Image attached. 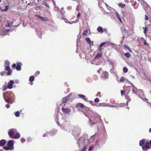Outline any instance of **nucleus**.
Returning <instances> with one entry per match:
<instances>
[{
	"label": "nucleus",
	"instance_id": "52",
	"mask_svg": "<svg viewBox=\"0 0 151 151\" xmlns=\"http://www.w3.org/2000/svg\"><path fill=\"white\" fill-rule=\"evenodd\" d=\"M65 22L66 23H67L68 22L69 23H70V24L72 23H70V22H68V21L67 19H66V20H65Z\"/></svg>",
	"mask_w": 151,
	"mask_h": 151
},
{
	"label": "nucleus",
	"instance_id": "51",
	"mask_svg": "<svg viewBox=\"0 0 151 151\" xmlns=\"http://www.w3.org/2000/svg\"><path fill=\"white\" fill-rule=\"evenodd\" d=\"M80 14L79 12H78L77 14V17H80Z\"/></svg>",
	"mask_w": 151,
	"mask_h": 151
},
{
	"label": "nucleus",
	"instance_id": "24",
	"mask_svg": "<svg viewBox=\"0 0 151 151\" xmlns=\"http://www.w3.org/2000/svg\"><path fill=\"white\" fill-rule=\"evenodd\" d=\"M115 15H116V17H117V18L119 20L120 22H122V20H121L120 17L119 13H118V12H117L116 11L115 12Z\"/></svg>",
	"mask_w": 151,
	"mask_h": 151
},
{
	"label": "nucleus",
	"instance_id": "11",
	"mask_svg": "<svg viewBox=\"0 0 151 151\" xmlns=\"http://www.w3.org/2000/svg\"><path fill=\"white\" fill-rule=\"evenodd\" d=\"M97 31L100 33L101 34L102 33L104 32H106L107 31L106 29H103L102 27L101 26L99 27L97 29Z\"/></svg>",
	"mask_w": 151,
	"mask_h": 151
},
{
	"label": "nucleus",
	"instance_id": "34",
	"mask_svg": "<svg viewBox=\"0 0 151 151\" xmlns=\"http://www.w3.org/2000/svg\"><path fill=\"white\" fill-rule=\"evenodd\" d=\"M19 115H20L19 113V111H17L15 113V116L17 117H19Z\"/></svg>",
	"mask_w": 151,
	"mask_h": 151
},
{
	"label": "nucleus",
	"instance_id": "31",
	"mask_svg": "<svg viewBox=\"0 0 151 151\" xmlns=\"http://www.w3.org/2000/svg\"><path fill=\"white\" fill-rule=\"evenodd\" d=\"M123 72L125 73H127L128 71V69L125 67L123 68Z\"/></svg>",
	"mask_w": 151,
	"mask_h": 151
},
{
	"label": "nucleus",
	"instance_id": "61",
	"mask_svg": "<svg viewBox=\"0 0 151 151\" xmlns=\"http://www.w3.org/2000/svg\"><path fill=\"white\" fill-rule=\"evenodd\" d=\"M145 99L146 100H147H147H148V99H146V98H145Z\"/></svg>",
	"mask_w": 151,
	"mask_h": 151
},
{
	"label": "nucleus",
	"instance_id": "41",
	"mask_svg": "<svg viewBox=\"0 0 151 151\" xmlns=\"http://www.w3.org/2000/svg\"><path fill=\"white\" fill-rule=\"evenodd\" d=\"M5 72L4 71H2L0 73V74L1 76H3L5 75Z\"/></svg>",
	"mask_w": 151,
	"mask_h": 151
},
{
	"label": "nucleus",
	"instance_id": "19",
	"mask_svg": "<svg viewBox=\"0 0 151 151\" xmlns=\"http://www.w3.org/2000/svg\"><path fill=\"white\" fill-rule=\"evenodd\" d=\"M78 96L81 97V98H82L85 101H86L88 100L87 98H86V96L82 94H79L78 95Z\"/></svg>",
	"mask_w": 151,
	"mask_h": 151
},
{
	"label": "nucleus",
	"instance_id": "30",
	"mask_svg": "<svg viewBox=\"0 0 151 151\" xmlns=\"http://www.w3.org/2000/svg\"><path fill=\"white\" fill-rule=\"evenodd\" d=\"M118 6L120 7H121L122 8H124L125 6V5L123 4L122 3H119L118 4Z\"/></svg>",
	"mask_w": 151,
	"mask_h": 151
},
{
	"label": "nucleus",
	"instance_id": "50",
	"mask_svg": "<svg viewBox=\"0 0 151 151\" xmlns=\"http://www.w3.org/2000/svg\"><path fill=\"white\" fill-rule=\"evenodd\" d=\"M6 27H10L11 26H10V24H9V23H8L7 24L6 26Z\"/></svg>",
	"mask_w": 151,
	"mask_h": 151
},
{
	"label": "nucleus",
	"instance_id": "28",
	"mask_svg": "<svg viewBox=\"0 0 151 151\" xmlns=\"http://www.w3.org/2000/svg\"><path fill=\"white\" fill-rule=\"evenodd\" d=\"M8 88L7 86H6V84H5V85H4L2 87V90L3 91H4L6 90Z\"/></svg>",
	"mask_w": 151,
	"mask_h": 151
},
{
	"label": "nucleus",
	"instance_id": "45",
	"mask_svg": "<svg viewBox=\"0 0 151 151\" xmlns=\"http://www.w3.org/2000/svg\"><path fill=\"white\" fill-rule=\"evenodd\" d=\"M6 107L8 109L10 107V105L9 104H7L6 105Z\"/></svg>",
	"mask_w": 151,
	"mask_h": 151
},
{
	"label": "nucleus",
	"instance_id": "18",
	"mask_svg": "<svg viewBox=\"0 0 151 151\" xmlns=\"http://www.w3.org/2000/svg\"><path fill=\"white\" fill-rule=\"evenodd\" d=\"M117 105H118L117 106L122 107L125 106H127L128 105V102H127L126 104L124 103H122L120 104H117Z\"/></svg>",
	"mask_w": 151,
	"mask_h": 151
},
{
	"label": "nucleus",
	"instance_id": "54",
	"mask_svg": "<svg viewBox=\"0 0 151 151\" xmlns=\"http://www.w3.org/2000/svg\"><path fill=\"white\" fill-rule=\"evenodd\" d=\"M99 120L100 121H101V119L100 116H98Z\"/></svg>",
	"mask_w": 151,
	"mask_h": 151
},
{
	"label": "nucleus",
	"instance_id": "47",
	"mask_svg": "<svg viewBox=\"0 0 151 151\" xmlns=\"http://www.w3.org/2000/svg\"><path fill=\"white\" fill-rule=\"evenodd\" d=\"M16 64L15 63L13 64L12 65V67L14 68L16 67Z\"/></svg>",
	"mask_w": 151,
	"mask_h": 151
},
{
	"label": "nucleus",
	"instance_id": "42",
	"mask_svg": "<svg viewBox=\"0 0 151 151\" xmlns=\"http://www.w3.org/2000/svg\"><path fill=\"white\" fill-rule=\"evenodd\" d=\"M21 141L22 142H23L25 141V139L23 138H22L21 139Z\"/></svg>",
	"mask_w": 151,
	"mask_h": 151
},
{
	"label": "nucleus",
	"instance_id": "4",
	"mask_svg": "<svg viewBox=\"0 0 151 151\" xmlns=\"http://www.w3.org/2000/svg\"><path fill=\"white\" fill-rule=\"evenodd\" d=\"M76 107L78 109L79 111H81L82 110H86L87 109H88V107L85 106L83 104L80 103H78L77 104Z\"/></svg>",
	"mask_w": 151,
	"mask_h": 151
},
{
	"label": "nucleus",
	"instance_id": "36",
	"mask_svg": "<svg viewBox=\"0 0 151 151\" xmlns=\"http://www.w3.org/2000/svg\"><path fill=\"white\" fill-rule=\"evenodd\" d=\"M9 30L8 29H3V32H4L5 33H8V32H9Z\"/></svg>",
	"mask_w": 151,
	"mask_h": 151
},
{
	"label": "nucleus",
	"instance_id": "49",
	"mask_svg": "<svg viewBox=\"0 0 151 151\" xmlns=\"http://www.w3.org/2000/svg\"><path fill=\"white\" fill-rule=\"evenodd\" d=\"M145 142V144L146 145H150V142H149L148 141H147Z\"/></svg>",
	"mask_w": 151,
	"mask_h": 151
},
{
	"label": "nucleus",
	"instance_id": "33",
	"mask_svg": "<svg viewBox=\"0 0 151 151\" xmlns=\"http://www.w3.org/2000/svg\"><path fill=\"white\" fill-rule=\"evenodd\" d=\"M40 73V72L39 71H37L35 73L34 75L35 77H36L38 76L39 75Z\"/></svg>",
	"mask_w": 151,
	"mask_h": 151
},
{
	"label": "nucleus",
	"instance_id": "1",
	"mask_svg": "<svg viewBox=\"0 0 151 151\" xmlns=\"http://www.w3.org/2000/svg\"><path fill=\"white\" fill-rule=\"evenodd\" d=\"M13 96L14 94L12 91L6 92V93H3L5 101L9 103L12 104L13 103V101L12 97Z\"/></svg>",
	"mask_w": 151,
	"mask_h": 151
},
{
	"label": "nucleus",
	"instance_id": "10",
	"mask_svg": "<svg viewBox=\"0 0 151 151\" xmlns=\"http://www.w3.org/2000/svg\"><path fill=\"white\" fill-rule=\"evenodd\" d=\"M102 78L104 79H106L109 78V74L106 71L103 72L101 75Z\"/></svg>",
	"mask_w": 151,
	"mask_h": 151
},
{
	"label": "nucleus",
	"instance_id": "46",
	"mask_svg": "<svg viewBox=\"0 0 151 151\" xmlns=\"http://www.w3.org/2000/svg\"><path fill=\"white\" fill-rule=\"evenodd\" d=\"M121 93L122 95H123L124 94V90H122L121 91Z\"/></svg>",
	"mask_w": 151,
	"mask_h": 151
},
{
	"label": "nucleus",
	"instance_id": "48",
	"mask_svg": "<svg viewBox=\"0 0 151 151\" xmlns=\"http://www.w3.org/2000/svg\"><path fill=\"white\" fill-rule=\"evenodd\" d=\"M127 49L128 50V51L129 52H132V50H131V49L129 47Z\"/></svg>",
	"mask_w": 151,
	"mask_h": 151
},
{
	"label": "nucleus",
	"instance_id": "20",
	"mask_svg": "<svg viewBox=\"0 0 151 151\" xmlns=\"http://www.w3.org/2000/svg\"><path fill=\"white\" fill-rule=\"evenodd\" d=\"M145 143V139H143L139 141V145L141 146H142L144 145V143Z\"/></svg>",
	"mask_w": 151,
	"mask_h": 151
},
{
	"label": "nucleus",
	"instance_id": "32",
	"mask_svg": "<svg viewBox=\"0 0 151 151\" xmlns=\"http://www.w3.org/2000/svg\"><path fill=\"white\" fill-rule=\"evenodd\" d=\"M88 33V31L87 30H86L84 31L83 33V35L86 36L87 35V34Z\"/></svg>",
	"mask_w": 151,
	"mask_h": 151
},
{
	"label": "nucleus",
	"instance_id": "60",
	"mask_svg": "<svg viewBox=\"0 0 151 151\" xmlns=\"http://www.w3.org/2000/svg\"><path fill=\"white\" fill-rule=\"evenodd\" d=\"M131 100V99H128V101H127L128 102L129 101H130Z\"/></svg>",
	"mask_w": 151,
	"mask_h": 151
},
{
	"label": "nucleus",
	"instance_id": "56",
	"mask_svg": "<svg viewBox=\"0 0 151 151\" xmlns=\"http://www.w3.org/2000/svg\"><path fill=\"white\" fill-rule=\"evenodd\" d=\"M150 146L151 147V139L150 141Z\"/></svg>",
	"mask_w": 151,
	"mask_h": 151
},
{
	"label": "nucleus",
	"instance_id": "59",
	"mask_svg": "<svg viewBox=\"0 0 151 151\" xmlns=\"http://www.w3.org/2000/svg\"><path fill=\"white\" fill-rule=\"evenodd\" d=\"M147 103H148V104H149L150 105V106L151 107V103H150L149 102H147Z\"/></svg>",
	"mask_w": 151,
	"mask_h": 151
},
{
	"label": "nucleus",
	"instance_id": "64",
	"mask_svg": "<svg viewBox=\"0 0 151 151\" xmlns=\"http://www.w3.org/2000/svg\"><path fill=\"white\" fill-rule=\"evenodd\" d=\"M37 9H36H36L37 10Z\"/></svg>",
	"mask_w": 151,
	"mask_h": 151
},
{
	"label": "nucleus",
	"instance_id": "8",
	"mask_svg": "<svg viewBox=\"0 0 151 151\" xmlns=\"http://www.w3.org/2000/svg\"><path fill=\"white\" fill-rule=\"evenodd\" d=\"M62 110L63 113L66 114H68L70 112V110L69 108H64L63 106L62 108Z\"/></svg>",
	"mask_w": 151,
	"mask_h": 151
},
{
	"label": "nucleus",
	"instance_id": "27",
	"mask_svg": "<svg viewBox=\"0 0 151 151\" xmlns=\"http://www.w3.org/2000/svg\"><path fill=\"white\" fill-rule=\"evenodd\" d=\"M125 80V78L124 77H122L120 78V79L118 81V83H120L121 82H123Z\"/></svg>",
	"mask_w": 151,
	"mask_h": 151
},
{
	"label": "nucleus",
	"instance_id": "39",
	"mask_svg": "<svg viewBox=\"0 0 151 151\" xmlns=\"http://www.w3.org/2000/svg\"><path fill=\"white\" fill-rule=\"evenodd\" d=\"M94 101L95 102L98 103L99 102V100L98 98H96L94 99Z\"/></svg>",
	"mask_w": 151,
	"mask_h": 151
},
{
	"label": "nucleus",
	"instance_id": "29",
	"mask_svg": "<svg viewBox=\"0 0 151 151\" xmlns=\"http://www.w3.org/2000/svg\"><path fill=\"white\" fill-rule=\"evenodd\" d=\"M124 55L127 58H129L131 56V55L128 52H127L125 53L124 54Z\"/></svg>",
	"mask_w": 151,
	"mask_h": 151
},
{
	"label": "nucleus",
	"instance_id": "40",
	"mask_svg": "<svg viewBox=\"0 0 151 151\" xmlns=\"http://www.w3.org/2000/svg\"><path fill=\"white\" fill-rule=\"evenodd\" d=\"M96 96H99L100 97H101V93L100 92H99L96 95Z\"/></svg>",
	"mask_w": 151,
	"mask_h": 151
},
{
	"label": "nucleus",
	"instance_id": "14",
	"mask_svg": "<svg viewBox=\"0 0 151 151\" xmlns=\"http://www.w3.org/2000/svg\"><path fill=\"white\" fill-rule=\"evenodd\" d=\"M80 132V129L77 127H75L73 130V132L75 134L78 135L79 134V132Z\"/></svg>",
	"mask_w": 151,
	"mask_h": 151
},
{
	"label": "nucleus",
	"instance_id": "6",
	"mask_svg": "<svg viewBox=\"0 0 151 151\" xmlns=\"http://www.w3.org/2000/svg\"><path fill=\"white\" fill-rule=\"evenodd\" d=\"M108 43L107 42H105L102 43L99 46V47L98 48V50L99 51L101 52L105 48V45Z\"/></svg>",
	"mask_w": 151,
	"mask_h": 151
},
{
	"label": "nucleus",
	"instance_id": "53",
	"mask_svg": "<svg viewBox=\"0 0 151 151\" xmlns=\"http://www.w3.org/2000/svg\"><path fill=\"white\" fill-rule=\"evenodd\" d=\"M43 137H45L47 136V134H43Z\"/></svg>",
	"mask_w": 151,
	"mask_h": 151
},
{
	"label": "nucleus",
	"instance_id": "35",
	"mask_svg": "<svg viewBox=\"0 0 151 151\" xmlns=\"http://www.w3.org/2000/svg\"><path fill=\"white\" fill-rule=\"evenodd\" d=\"M105 104L104 103H100L98 104V106H106L105 105Z\"/></svg>",
	"mask_w": 151,
	"mask_h": 151
},
{
	"label": "nucleus",
	"instance_id": "16",
	"mask_svg": "<svg viewBox=\"0 0 151 151\" xmlns=\"http://www.w3.org/2000/svg\"><path fill=\"white\" fill-rule=\"evenodd\" d=\"M17 66L16 67V69L17 70H20L21 69V66L22 64L20 63H17Z\"/></svg>",
	"mask_w": 151,
	"mask_h": 151
},
{
	"label": "nucleus",
	"instance_id": "22",
	"mask_svg": "<svg viewBox=\"0 0 151 151\" xmlns=\"http://www.w3.org/2000/svg\"><path fill=\"white\" fill-rule=\"evenodd\" d=\"M68 100V99L67 97H65L63 98L62 100V103H63L65 104L67 103Z\"/></svg>",
	"mask_w": 151,
	"mask_h": 151
},
{
	"label": "nucleus",
	"instance_id": "44",
	"mask_svg": "<svg viewBox=\"0 0 151 151\" xmlns=\"http://www.w3.org/2000/svg\"><path fill=\"white\" fill-rule=\"evenodd\" d=\"M124 49H128V48L129 47L128 45H124Z\"/></svg>",
	"mask_w": 151,
	"mask_h": 151
},
{
	"label": "nucleus",
	"instance_id": "25",
	"mask_svg": "<svg viewBox=\"0 0 151 151\" xmlns=\"http://www.w3.org/2000/svg\"><path fill=\"white\" fill-rule=\"evenodd\" d=\"M102 55V53H99L98 54L96 57H95L94 59L95 60L99 58H100L101 57Z\"/></svg>",
	"mask_w": 151,
	"mask_h": 151
},
{
	"label": "nucleus",
	"instance_id": "7",
	"mask_svg": "<svg viewBox=\"0 0 151 151\" xmlns=\"http://www.w3.org/2000/svg\"><path fill=\"white\" fill-rule=\"evenodd\" d=\"M35 16L37 19L41 21L45 22L48 21V19L45 17H42L38 14H35Z\"/></svg>",
	"mask_w": 151,
	"mask_h": 151
},
{
	"label": "nucleus",
	"instance_id": "62",
	"mask_svg": "<svg viewBox=\"0 0 151 151\" xmlns=\"http://www.w3.org/2000/svg\"><path fill=\"white\" fill-rule=\"evenodd\" d=\"M0 151H3V150H0Z\"/></svg>",
	"mask_w": 151,
	"mask_h": 151
},
{
	"label": "nucleus",
	"instance_id": "37",
	"mask_svg": "<svg viewBox=\"0 0 151 151\" xmlns=\"http://www.w3.org/2000/svg\"><path fill=\"white\" fill-rule=\"evenodd\" d=\"M8 7H9L8 6H6L4 9H2V11H6L8 9Z\"/></svg>",
	"mask_w": 151,
	"mask_h": 151
},
{
	"label": "nucleus",
	"instance_id": "23",
	"mask_svg": "<svg viewBox=\"0 0 151 151\" xmlns=\"http://www.w3.org/2000/svg\"><path fill=\"white\" fill-rule=\"evenodd\" d=\"M86 40L90 45H91L93 43V41H91L90 38L89 37L86 38Z\"/></svg>",
	"mask_w": 151,
	"mask_h": 151
},
{
	"label": "nucleus",
	"instance_id": "58",
	"mask_svg": "<svg viewBox=\"0 0 151 151\" xmlns=\"http://www.w3.org/2000/svg\"><path fill=\"white\" fill-rule=\"evenodd\" d=\"M149 132L150 133H151V128H150V129H149Z\"/></svg>",
	"mask_w": 151,
	"mask_h": 151
},
{
	"label": "nucleus",
	"instance_id": "5",
	"mask_svg": "<svg viewBox=\"0 0 151 151\" xmlns=\"http://www.w3.org/2000/svg\"><path fill=\"white\" fill-rule=\"evenodd\" d=\"M16 132V130L14 129H10L8 131V134L9 137L11 138H13L14 136V134Z\"/></svg>",
	"mask_w": 151,
	"mask_h": 151
},
{
	"label": "nucleus",
	"instance_id": "55",
	"mask_svg": "<svg viewBox=\"0 0 151 151\" xmlns=\"http://www.w3.org/2000/svg\"><path fill=\"white\" fill-rule=\"evenodd\" d=\"M86 148V147H85L83 149H82L81 151H84V149L85 148Z\"/></svg>",
	"mask_w": 151,
	"mask_h": 151
},
{
	"label": "nucleus",
	"instance_id": "38",
	"mask_svg": "<svg viewBox=\"0 0 151 151\" xmlns=\"http://www.w3.org/2000/svg\"><path fill=\"white\" fill-rule=\"evenodd\" d=\"M117 104H115L114 105H110L109 106H110V107H116L118 106V105Z\"/></svg>",
	"mask_w": 151,
	"mask_h": 151
},
{
	"label": "nucleus",
	"instance_id": "26",
	"mask_svg": "<svg viewBox=\"0 0 151 151\" xmlns=\"http://www.w3.org/2000/svg\"><path fill=\"white\" fill-rule=\"evenodd\" d=\"M20 137V134L18 133H16L14 136L13 139H17L19 138Z\"/></svg>",
	"mask_w": 151,
	"mask_h": 151
},
{
	"label": "nucleus",
	"instance_id": "63",
	"mask_svg": "<svg viewBox=\"0 0 151 151\" xmlns=\"http://www.w3.org/2000/svg\"><path fill=\"white\" fill-rule=\"evenodd\" d=\"M98 72L99 73V70H98Z\"/></svg>",
	"mask_w": 151,
	"mask_h": 151
},
{
	"label": "nucleus",
	"instance_id": "12",
	"mask_svg": "<svg viewBox=\"0 0 151 151\" xmlns=\"http://www.w3.org/2000/svg\"><path fill=\"white\" fill-rule=\"evenodd\" d=\"M127 90H128V92L129 93L130 91H131L132 93H136V92L134 91V87L132 86H128L127 88Z\"/></svg>",
	"mask_w": 151,
	"mask_h": 151
},
{
	"label": "nucleus",
	"instance_id": "15",
	"mask_svg": "<svg viewBox=\"0 0 151 151\" xmlns=\"http://www.w3.org/2000/svg\"><path fill=\"white\" fill-rule=\"evenodd\" d=\"M14 84V81L13 80H11L8 83L7 88L9 89H11L13 88V85Z\"/></svg>",
	"mask_w": 151,
	"mask_h": 151
},
{
	"label": "nucleus",
	"instance_id": "9",
	"mask_svg": "<svg viewBox=\"0 0 151 151\" xmlns=\"http://www.w3.org/2000/svg\"><path fill=\"white\" fill-rule=\"evenodd\" d=\"M70 123L69 121H64L62 124L61 126L64 128V127H68L70 126Z\"/></svg>",
	"mask_w": 151,
	"mask_h": 151
},
{
	"label": "nucleus",
	"instance_id": "2",
	"mask_svg": "<svg viewBox=\"0 0 151 151\" xmlns=\"http://www.w3.org/2000/svg\"><path fill=\"white\" fill-rule=\"evenodd\" d=\"M14 142L12 140H10L8 141L7 144V147H3V148L6 150H13L14 148Z\"/></svg>",
	"mask_w": 151,
	"mask_h": 151
},
{
	"label": "nucleus",
	"instance_id": "13",
	"mask_svg": "<svg viewBox=\"0 0 151 151\" xmlns=\"http://www.w3.org/2000/svg\"><path fill=\"white\" fill-rule=\"evenodd\" d=\"M150 147H151L149 145H146L145 144L143 145L142 147V149L144 151H147L148 149H150Z\"/></svg>",
	"mask_w": 151,
	"mask_h": 151
},
{
	"label": "nucleus",
	"instance_id": "57",
	"mask_svg": "<svg viewBox=\"0 0 151 151\" xmlns=\"http://www.w3.org/2000/svg\"><path fill=\"white\" fill-rule=\"evenodd\" d=\"M91 148H92V147H90L89 148V149H88V150H89V151L91 149Z\"/></svg>",
	"mask_w": 151,
	"mask_h": 151
},
{
	"label": "nucleus",
	"instance_id": "21",
	"mask_svg": "<svg viewBox=\"0 0 151 151\" xmlns=\"http://www.w3.org/2000/svg\"><path fill=\"white\" fill-rule=\"evenodd\" d=\"M34 79L35 77L33 76H32L29 77V81L31 82V85H32L33 83L32 82L34 81Z\"/></svg>",
	"mask_w": 151,
	"mask_h": 151
},
{
	"label": "nucleus",
	"instance_id": "17",
	"mask_svg": "<svg viewBox=\"0 0 151 151\" xmlns=\"http://www.w3.org/2000/svg\"><path fill=\"white\" fill-rule=\"evenodd\" d=\"M6 140L4 139H2L0 141V146H3L6 144Z\"/></svg>",
	"mask_w": 151,
	"mask_h": 151
},
{
	"label": "nucleus",
	"instance_id": "43",
	"mask_svg": "<svg viewBox=\"0 0 151 151\" xmlns=\"http://www.w3.org/2000/svg\"><path fill=\"white\" fill-rule=\"evenodd\" d=\"M144 45H147V46L149 45V44H148V43H147V42H146V40H145V42H144Z\"/></svg>",
	"mask_w": 151,
	"mask_h": 151
},
{
	"label": "nucleus",
	"instance_id": "3",
	"mask_svg": "<svg viewBox=\"0 0 151 151\" xmlns=\"http://www.w3.org/2000/svg\"><path fill=\"white\" fill-rule=\"evenodd\" d=\"M10 63L8 60H6L4 63L5 69L6 71H8L7 75H10L12 73V71L10 67Z\"/></svg>",
	"mask_w": 151,
	"mask_h": 151
}]
</instances>
